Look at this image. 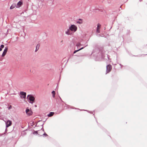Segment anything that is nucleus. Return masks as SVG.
<instances>
[{"instance_id": "obj_1", "label": "nucleus", "mask_w": 147, "mask_h": 147, "mask_svg": "<svg viewBox=\"0 0 147 147\" xmlns=\"http://www.w3.org/2000/svg\"><path fill=\"white\" fill-rule=\"evenodd\" d=\"M100 53L98 49H95L92 52V54L95 57L96 61H99L101 58Z\"/></svg>"}, {"instance_id": "obj_2", "label": "nucleus", "mask_w": 147, "mask_h": 147, "mask_svg": "<svg viewBox=\"0 0 147 147\" xmlns=\"http://www.w3.org/2000/svg\"><path fill=\"white\" fill-rule=\"evenodd\" d=\"M27 99L30 101V102L31 104H32L34 102L35 100L34 97L31 94H29L28 95Z\"/></svg>"}, {"instance_id": "obj_3", "label": "nucleus", "mask_w": 147, "mask_h": 147, "mask_svg": "<svg viewBox=\"0 0 147 147\" xmlns=\"http://www.w3.org/2000/svg\"><path fill=\"white\" fill-rule=\"evenodd\" d=\"M77 27L75 25H71L69 27V29L71 31L73 32H75L77 30Z\"/></svg>"}, {"instance_id": "obj_4", "label": "nucleus", "mask_w": 147, "mask_h": 147, "mask_svg": "<svg viewBox=\"0 0 147 147\" xmlns=\"http://www.w3.org/2000/svg\"><path fill=\"white\" fill-rule=\"evenodd\" d=\"M6 124V129L5 131H7V128L9 126H11L12 124V122L11 121L8 120L6 122H5Z\"/></svg>"}, {"instance_id": "obj_5", "label": "nucleus", "mask_w": 147, "mask_h": 147, "mask_svg": "<svg viewBox=\"0 0 147 147\" xmlns=\"http://www.w3.org/2000/svg\"><path fill=\"white\" fill-rule=\"evenodd\" d=\"M112 66L111 65H108L106 66V74L109 73L112 69Z\"/></svg>"}, {"instance_id": "obj_6", "label": "nucleus", "mask_w": 147, "mask_h": 147, "mask_svg": "<svg viewBox=\"0 0 147 147\" xmlns=\"http://www.w3.org/2000/svg\"><path fill=\"white\" fill-rule=\"evenodd\" d=\"M20 94L21 95L20 97L21 98H26V93L24 92L21 91L20 92Z\"/></svg>"}, {"instance_id": "obj_7", "label": "nucleus", "mask_w": 147, "mask_h": 147, "mask_svg": "<svg viewBox=\"0 0 147 147\" xmlns=\"http://www.w3.org/2000/svg\"><path fill=\"white\" fill-rule=\"evenodd\" d=\"M26 112L27 114L29 116H30L32 114V111L28 109H26Z\"/></svg>"}, {"instance_id": "obj_8", "label": "nucleus", "mask_w": 147, "mask_h": 147, "mask_svg": "<svg viewBox=\"0 0 147 147\" xmlns=\"http://www.w3.org/2000/svg\"><path fill=\"white\" fill-rule=\"evenodd\" d=\"M23 3L22 1H19L17 3L16 5V7L19 8L20 7L21 5Z\"/></svg>"}, {"instance_id": "obj_9", "label": "nucleus", "mask_w": 147, "mask_h": 147, "mask_svg": "<svg viewBox=\"0 0 147 147\" xmlns=\"http://www.w3.org/2000/svg\"><path fill=\"white\" fill-rule=\"evenodd\" d=\"M70 30L69 29V28L67 30V31L65 32V34H67V35H70L71 34V33L70 32Z\"/></svg>"}, {"instance_id": "obj_10", "label": "nucleus", "mask_w": 147, "mask_h": 147, "mask_svg": "<svg viewBox=\"0 0 147 147\" xmlns=\"http://www.w3.org/2000/svg\"><path fill=\"white\" fill-rule=\"evenodd\" d=\"M77 24H81L82 23V20L81 19H79L78 20V21L76 22Z\"/></svg>"}, {"instance_id": "obj_11", "label": "nucleus", "mask_w": 147, "mask_h": 147, "mask_svg": "<svg viewBox=\"0 0 147 147\" xmlns=\"http://www.w3.org/2000/svg\"><path fill=\"white\" fill-rule=\"evenodd\" d=\"M54 113L53 112H51L47 115V116L49 117H51L53 115Z\"/></svg>"}, {"instance_id": "obj_12", "label": "nucleus", "mask_w": 147, "mask_h": 147, "mask_svg": "<svg viewBox=\"0 0 147 147\" xmlns=\"http://www.w3.org/2000/svg\"><path fill=\"white\" fill-rule=\"evenodd\" d=\"M84 48V47H82V48H80V49L78 50H75L73 52V54H74L75 53H76L77 52L79 51L80 50H81L83 49Z\"/></svg>"}, {"instance_id": "obj_13", "label": "nucleus", "mask_w": 147, "mask_h": 147, "mask_svg": "<svg viewBox=\"0 0 147 147\" xmlns=\"http://www.w3.org/2000/svg\"><path fill=\"white\" fill-rule=\"evenodd\" d=\"M41 131V130H38V131H34L33 132V134H39V133H40V131Z\"/></svg>"}, {"instance_id": "obj_14", "label": "nucleus", "mask_w": 147, "mask_h": 147, "mask_svg": "<svg viewBox=\"0 0 147 147\" xmlns=\"http://www.w3.org/2000/svg\"><path fill=\"white\" fill-rule=\"evenodd\" d=\"M39 47H40V45H39L37 44L36 45V50H35V52H36L38 50V49H39Z\"/></svg>"}, {"instance_id": "obj_15", "label": "nucleus", "mask_w": 147, "mask_h": 147, "mask_svg": "<svg viewBox=\"0 0 147 147\" xmlns=\"http://www.w3.org/2000/svg\"><path fill=\"white\" fill-rule=\"evenodd\" d=\"M88 45L87 42H86L85 44L82 43L81 44V46H84V48Z\"/></svg>"}, {"instance_id": "obj_16", "label": "nucleus", "mask_w": 147, "mask_h": 147, "mask_svg": "<svg viewBox=\"0 0 147 147\" xmlns=\"http://www.w3.org/2000/svg\"><path fill=\"white\" fill-rule=\"evenodd\" d=\"M15 6H16V5L15 4H13L11 6L10 9H12L14 8Z\"/></svg>"}, {"instance_id": "obj_17", "label": "nucleus", "mask_w": 147, "mask_h": 147, "mask_svg": "<svg viewBox=\"0 0 147 147\" xmlns=\"http://www.w3.org/2000/svg\"><path fill=\"white\" fill-rule=\"evenodd\" d=\"M7 50H8V47H5V49H4L3 52H5V53H6L7 52Z\"/></svg>"}, {"instance_id": "obj_18", "label": "nucleus", "mask_w": 147, "mask_h": 147, "mask_svg": "<svg viewBox=\"0 0 147 147\" xmlns=\"http://www.w3.org/2000/svg\"><path fill=\"white\" fill-rule=\"evenodd\" d=\"M81 43L80 42H78L77 43L76 46L78 48L80 46H81Z\"/></svg>"}, {"instance_id": "obj_19", "label": "nucleus", "mask_w": 147, "mask_h": 147, "mask_svg": "<svg viewBox=\"0 0 147 147\" xmlns=\"http://www.w3.org/2000/svg\"><path fill=\"white\" fill-rule=\"evenodd\" d=\"M52 93L53 94V97L54 98L55 97V91L53 90L52 92Z\"/></svg>"}, {"instance_id": "obj_20", "label": "nucleus", "mask_w": 147, "mask_h": 147, "mask_svg": "<svg viewBox=\"0 0 147 147\" xmlns=\"http://www.w3.org/2000/svg\"><path fill=\"white\" fill-rule=\"evenodd\" d=\"M4 46L3 45H1L0 47V51H1L2 50V49L4 47Z\"/></svg>"}, {"instance_id": "obj_21", "label": "nucleus", "mask_w": 147, "mask_h": 147, "mask_svg": "<svg viewBox=\"0 0 147 147\" xmlns=\"http://www.w3.org/2000/svg\"><path fill=\"white\" fill-rule=\"evenodd\" d=\"M100 26L101 25L100 24H99V23L98 24L97 27V29H99Z\"/></svg>"}, {"instance_id": "obj_22", "label": "nucleus", "mask_w": 147, "mask_h": 147, "mask_svg": "<svg viewBox=\"0 0 147 147\" xmlns=\"http://www.w3.org/2000/svg\"><path fill=\"white\" fill-rule=\"evenodd\" d=\"M43 124H42V128H41V130H41V131H40V133H41V132H41V131H44V129H43Z\"/></svg>"}, {"instance_id": "obj_23", "label": "nucleus", "mask_w": 147, "mask_h": 147, "mask_svg": "<svg viewBox=\"0 0 147 147\" xmlns=\"http://www.w3.org/2000/svg\"><path fill=\"white\" fill-rule=\"evenodd\" d=\"M6 53H5V52H3V53L2 55V57H4L5 55H6Z\"/></svg>"}, {"instance_id": "obj_24", "label": "nucleus", "mask_w": 147, "mask_h": 147, "mask_svg": "<svg viewBox=\"0 0 147 147\" xmlns=\"http://www.w3.org/2000/svg\"><path fill=\"white\" fill-rule=\"evenodd\" d=\"M82 110L84 111H86L88 112H89V113H92V112L91 111H87V110Z\"/></svg>"}, {"instance_id": "obj_25", "label": "nucleus", "mask_w": 147, "mask_h": 147, "mask_svg": "<svg viewBox=\"0 0 147 147\" xmlns=\"http://www.w3.org/2000/svg\"><path fill=\"white\" fill-rule=\"evenodd\" d=\"M11 108H12V106L11 105L8 108L9 110H10V109H11Z\"/></svg>"}, {"instance_id": "obj_26", "label": "nucleus", "mask_w": 147, "mask_h": 147, "mask_svg": "<svg viewBox=\"0 0 147 147\" xmlns=\"http://www.w3.org/2000/svg\"><path fill=\"white\" fill-rule=\"evenodd\" d=\"M96 32L98 33H99L100 32L99 29H97Z\"/></svg>"}, {"instance_id": "obj_27", "label": "nucleus", "mask_w": 147, "mask_h": 147, "mask_svg": "<svg viewBox=\"0 0 147 147\" xmlns=\"http://www.w3.org/2000/svg\"><path fill=\"white\" fill-rule=\"evenodd\" d=\"M42 135H45V136H48V135L45 132L42 135H41V136H42Z\"/></svg>"}, {"instance_id": "obj_28", "label": "nucleus", "mask_w": 147, "mask_h": 147, "mask_svg": "<svg viewBox=\"0 0 147 147\" xmlns=\"http://www.w3.org/2000/svg\"><path fill=\"white\" fill-rule=\"evenodd\" d=\"M119 64L120 66H122V65L121 64Z\"/></svg>"}, {"instance_id": "obj_29", "label": "nucleus", "mask_w": 147, "mask_h": 147, "mask_svg": "<svg viewBox=\"0 0 147 147\" xmlns=\"http://www.w3.org/2000/svg\"><path fill=\"white\" fill-rule=\"evenodd\" d=\"M119 64L120 66H122V65L121 64Z\"/></svg>"}, {"instance_id": "obj_30", "label": "nucleus", "mask_w": 147, "mask_h": 147, "mask_svg": "<svg viewBox=\"0 0 147 147\" xmlns=\"http://www.w3.org/2000/svg\"><path fill=\"white\" fill-rule=\"evenodd\" d=\"M106 29V28L105 27L104 28V30H105Z\"/></svg>"}, {"instance_id": "obj_31", "label": "nucleus", "mask_w": 147, "mask_h": 147, "mask_svg": "<svg viewBox=\"0 0 147 147\" xmlns=\"http://www.w3.org/2000/svg\"><path fill=\"white\" fill-rule=\"evenodd\" d=\"M123 66H121V68H122V67Z\"/></svg>"}, {"instance_id": "obj_32", "label": "nucleus", "mask_w": 147, "mask_h": 147, "mask_svg": "<svg viewBox=\"0 0 147 147\" xmlns=\"http://www.w3.org/2000/svg\"><path fill=\"white\" fill-rule=\"evenodd\" d=\"M35 107H37V106L36 105H35Z\"/></svg>"}, {"instance_id": "obj_33", "label": "nucleus", "mask_w": 147, "mask_h": 147, "mask_svg": "<svg viewBox=\"0 0 147 147\" xmlns=\"http://www.w3.org/2000/svg\"><path fill=\"white\" fill-rule=\"evenodd\" d=\"M140 1H141V0H140Z\"/></svg>"}, {"instance_id": "obj_34", "label": "nucleus", "mask_w": 147, "mask_h": 147, "mask_svg": "<svg viewBox=\"0 0 147 147\" xmlns=\"http://www.w3.org/2000/svg\"><path fill=\"white\" fill-rule=\"evenodd\" d=\"M53 1V0H52V2Z\"/></svg>"}]
</instances>
